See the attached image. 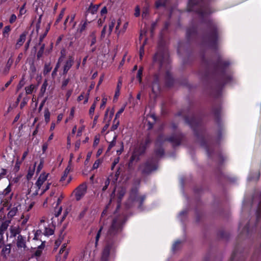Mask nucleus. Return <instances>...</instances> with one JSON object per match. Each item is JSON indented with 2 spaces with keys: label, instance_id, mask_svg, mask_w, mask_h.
<instances>
[{
  "label": "nucleus",
  "instance_id": "nucleus-1",
  "mask_svg": "<svg viewBox=\"0 0 261 261\" xmlns=\"http://www.w3.org/2000/svg\"><path fill=\"white\" fill-rule=\"evenodd\" d=\"M229 64L228 61H223L219 58L213 65V77L218 82L219 87H221L231 79V76L226 75L225 72V68L229 65Z\"/></svg>",
  "mask_w": 261,
  "mask_h": 261
},
{
  "label": "nucleus",
  "instance_id": "nucleus-2",
  "mask_svg": "<svg viewBox=\"0 0 261 261\" xmlns=\"http://www.w3.org/2000/svg\"><path fill=\"white\" fill-rule=\"evenodd\" d=\"M184 140L185 136L180 133L172 135L169 138H167L163 135H160L158 136L155 142V147H159L158 149H155V153L159 156H162L164 154V149L160 147V145L166 141L171 143L173 147H175L179 146L181 142Z\"/></svg>",
  "mask_w": 261,
  "mask_h": 261
},
{
  "label": "nucleus",
  "instance_id": "nucleus-3",
  "mask_svg": "<svg viewBox=\"0 0 261 261\" xmlns=\"http://www.w3.org/2000/svg\"><path fill=\"white\" fill-rule=\"evenodd\" d=\"M218 39V32L217 26L212 21L208 20L206 24V32L203 36V42L211 46H215Z\"/></svg>",
  "mask_w": 261,
  "mask_h": 261
},
{
  "label": "nucleus",
  "instance_id": "nucleus-4",
  "mask_svg": "<svg viewBox=\"0 0 261 261\" xmlns=\"http://www.w3.org/2000/svg\"><path fill=\"white\" fill-rule=\"evenodd\" d=\"M122 230V224L121 219L118 217L113 219L106 234V242H110L116 244L117 241V236L121 232Z\"/></svg>",
  "mask_w": 261,
  "mask_h": 261
},
{
  "label": "nucleus",
  "instance_id": "nucleus-5",
  "mask_svg": "<svg viewBox=\"0 0 261 261\" xmlns=\"http://www.w3.org/2000/svg\"><path fill=\"white\" fill-rule=\"evenodd\" d=\"M158 162L155 159L150 158L140 164L138 170L143 176H147L158 169Z\"/></svg>",
  "mask_w": 261,
  "mask_h": 261
},
{
  "label": "nucleus",
  "instance_id": "nucleus-6",
  "mask_svg": "<svg viewBox=\"0 0 261 261\" xmlns=\"http://www.w3.org/2000/svg\"><path fill=\"white\" fill-rule=\"evenodd\" d=\"M189 7V11H195L203 17L210 13L208 8L203 4L202 0H190Z\"/></svg>",
  "mask_w": 261,
  "mask_h": 261
},
{
  "label": "nucleus",
  "instance_id": "nucleus-7",
  "mask_svg": "<svg viewBox=\"0 0 261 261\" xmlns=\"http://www.w3.org/2000/svg\"><path fill=\"white\" fill-rule=\"evenodd\" d=\"M154 61L158 62L160 67H163L169 63V55L167 49L161 48L155 55Z\"/></svg>",
  "mask_w": 261,
  "mask_h": 261
},
{
  "label": "nucleus",
  "instance_id": "nucleus-8",
  "mask_svg": "<svg viewBox=\"0 0 261 261\" xmlns=\"http://www.w3.org/2000/svg\"><path fill=\"white\" fill-rule=\"evenodd\" d=\"M146 147L144 145L140 144L135 148L133 154L130 158L128 167H130L134 162H138L140 160V156L145 152Z\"/></svg>",
  "mask_w": 261,
  "mask_h": 261
},
{
  "label": "nucleus",
  "instance_id": "nucleus-9",
  "mask_svg": "<svg viewBox=\"0 0 261 261\" xmlns=\"http://www.w3.org/2000/svg\"><path fill=\"white\" fill-rule=\"evenodd\" d=\"M116 248V244L110 242H106V245L102 251L101 260L108 261L110 253L115 252Z\"/></svg>",
  "mask_w": 261,
  "mask_h": 261
},
{
  "label": "nucleus",
  "instance_id": "nucleus-10",
  "mask_svg": "<svg viewBox=\"0 0 261 261\" xmlns=\"http://www.w3.org/2000/svg\"><path fill=\"white\" fill-rule=\"evenodd\" d=\"M16 245L19 250H25L27 249L25 237L22 235L17 236L16 238Z\"/></svg>",
  "mask_w": 261,
  "mask_h": 261
},
{
  "label": "nucleus",
  "instance_id": "nucleus-11",
  "mask_svg": "<svg viewBox=\"0 0 261 261\" xmlns=\"http://www.w3.org/2000/svg\"><path fill=\"white\" fill-rule=\"evenodd\" d=\"M87 190V186L85 184L80 185L75 189V197L77 200H80L85 194Z\"/></svg>",
  "mask_w": 261,
  "mask_h": 261
},
{
  "label": "nucleus",
  "instance_id": "nucleus-12",
  "mask_svg": "<svg viewBox=\"0 0 261 261\" xmlns=\"http://www.w3.org/2000/svg\"><path fill=\"white\" fill-rule=\"evenodd\" d=\"M10 238L16 237L17 235H21L22 228L19 225H11L10 227Z\"/></svg>",
  "mask_w": 261,
  "mask_h": 261
},
{
  "label": "nucleus",
  "instance_id": "nucleus-13",
  "mask_svg": "<svg viewBox=\"0 0 261 261\" xmlns=\"http://www.w3.org/2000/svg\"><path fill=\"white\" fill-rule=\"evenodd\" d=\"M11 251V245L10 244H7L6 245H4L2 250L1 252V256L7 259L8 256L9 255Z\"/></svg>",
  "mask_w": 261,
  "mask_h": 261
},
{
  "label": "nucleus",
  "instance_id": "nucleus-14",
  "mask_svg": "<svg viewBox=\"0 0 261 261\" xmlns=\"http://www.w3.org/2000/svg\"><path fill=\"white\" fill-rule=\"evenodd\" d=\"M73 62H74L73 58L71 56H70L69 57L68 59L65 62V64L64 66L63 74H67L68 71L69 70V69L72 66Z\"/></svg>",
  "mask_w": 261,
  "mask_h": 261
},
{
  "label": "nucleus",
  "instance_id": "nucleus-15",
  "mask_svg": "<svg viewBox=\"0 0 261 261\" xmlns=\"http://www.w3.org/2000/svg\"><path fill=\"white\" fill-rule=\"evenodd\" d=\"M48 174H45V173H41L37 181H36V185L38 188V189H40L41 186L44 182V181L47 179Z\"/></svg>",
  "mask_w": 261,
  "mask_h": 261
},
{
  "label": "nucleus",
  "instance_id": "nucleus-16",
  "mask_svg": "<svg viewBox=\"0 0 261 261\" xmlns=\"http://www.w3.org/2000/svg\"><path fill=\"white\" fill-rule=\"evenodd\" d=\"M10 223L11 220H7L2 222L0 225V236H4V232L7 229Z\"/></svg>",
  "mask_w": 261,
  "mask_h": 261
},
{
  "label": "nucleus",
  "instance_id": "nucleus-17",
  "mask_svg": "<svg viewBox=\"0 0 261 261\" xmlns=\"http://www.w3.org/2000/svg\"><path fill=\"white\" fill-rule=\"evenodd\" d=\"M28 32H24L20 35L19 38L17 40L15 45L16 48H19L22 45L25 40L26 36Z\"/></svg>",
  "mask_w": 261,
  "mask_h": 261
},
{
  "label": "nucleus",
  "instance_id": "nucleus-18",
  "mask_svg": "<svg viewBox=\"0 0 261 261\" xmlns=\"http://www.w3.org/2000/svg\"><path fill=\"white\" fill-rule=\"evenodd\" d=\"M165 81L166 84L168 87L171 86L173 84V80L169 71H167L166 73Z\"/></svg>",
  "mask_w": 261,
  "mask_h": 261
},
{
  "label": "nucleus",
  "instance_id": "nucleus-19",
  "mask_svg": "<svg viewBox=\"0 0 261 261\" xmlns=\"http://www.w3.org/2000/svg\"><path fill=\"white\" fill-rule=\"evenodd\" d=\"M138 190L137 188H134L130 192V199L132 201H135L137 198Z\"/></svg>",
  "mask_w": 261,
  "mask_h": 261
},
{
  "label": "nucleus",
  "instance_id": "nucleus-20",
  "mask_svg": "<svg viewBox=\"0 0 261 261\" xmlns=\"http://www.w3.org/2000/svg\"><path fill=\"white\" fill-rule=\"evenodd\" d=\"M168 0H156L155 3L156 8L160 7H165L168 2Z\"/></svg>",
  "mask_w": 261,
  "mask_h": 261
},
{
  "label": "nucleus",
  "instance_id": "nucleus-21",
  "mask_svg": "<svg viewBox=\"0 0 261 261\" xmlns=\"http://www.w3.org/2000/svg\"><path fill=\"white\" fill-rule=\"evenodd\" d=\"M125 193L126 189L124 188L121 187L119 189L118 191V198L120 201H121Z\"/></svg>",
  "mask_w": 261,
  "mask_h": 261
},
{
  "label": "nucleus",
  "instance_id": "nucleus-22",
  "mask_svg": "<svg viewBox=\"0 0 261 261\" xmlns=\"http://www.w3.org/2000/svg\"><path fill=\"white\" fill-rule=\"evenodd\" d=\"M160 91V86L158 80H155L153 82L152 86V91L153 93H155Z\"/></svg>",
  "mask_w": 261,
  "mask_h": 261
},
{
  "label": "nucleus",
  "instance_id": "nucleus-23",
  "mask_svg": "<svg viewBox=\"0 0 261 261\" xmlns=\"http://www.w3.org/2000/svg\"><path fill=\"white\" fill-rule=\"evenodd\" d=\"M99 5H91L86 14V16L88 15V13H90L92 14H94L95 13H96L98 9Z\"/></svg>",
  "mask_w": 261,
  "mask_h": 261
},
{
  "label": "nucleus",
  "instance_id": "nucleus-24",
  "mask_svg": "<svg viewBox=\"0 0 261 261\" xmlns=\"http://www.w3.org/2000/svg\"><path fill=\"white\" fill-rule=\"evenodd\" d=\"M87 20H86L85 22L82 25L81 28L77 30L76 35L79 36V37L80 36V34L85 31L86 28L87 27Z\"/></svg>",
  "mask_w": 261,
  "mask_h": 261
},
{
  "label": "nucleus",
  "instance_id": "nucleus-25",
  "mask_svg": "<svg viewBox=\"0 0 261 261\" xmlns=\"http://www.w3.org/2000/svg\"><path fill=\"white\" fill-rule=\"evenodd\" d=\"M41 46L37 54V57L38 59H39L42 56L45 48V44H41Z\"/></svg>",
  "mask_w": 261,
  "mask_h": 261
},
{
  "label": "nucleus",
  "instance_id": "nucleus-26",
  "mask_svg": "<svg viewBox=\"0 0 261 261\" xmlns=\"http://www.w3.org/2000/svg\"><path fill=\"white\" fill-rule=\"evenodd\" d=\"M117 138V135H115L114 137L113 140L109 144V145L108 149H107V151H110L111 149V148L112 147H113L116 145Z\"/></svg>",
  "mask_w": 261,
  "mask_h": 261
},
{
  "label": "nucleus",
  "instance_id": "nucleus-27",
  "mask_svg": "<svg viewBox=\"0 0 261 261\" xmlns=\"http://www.w3.org/2000/svg\"><path fill=\"white\" fill-rule=\"evenodd\" d=\"M50 112L49 110L46 108L44 110V119L46 123H48L50 120Z\"/></svg>",
  "mask_w": 261,
  "mask_h": 261
},
{
  "label": "nucleus",
  "instance_id": "nucleus-28",
  "mask_svg": "<svg viewBox=\"0 0 261 261\" xmlns=\"http://www.w3.org/2000/svg\"><path fill=\"white\" fill-rule=\"evenodd\" d=\"M115 22L116 21L115 19H112L111 20V22L109 25V35H110L111 34V32L115 25Z\"/></svg>",
  "mask_w": 261,
  "mask_h": 261
},
{
  "label": "nucleus",
  "instance_id": "nucleus-29",
  "mask_svg": "<svg viewBox=\"0 0 261 261\" xmlns=\"http://www.w3.org/2000/svg\"><path fill=\"white\" fill-rule=\"evenodd\" d=\"M121 85H122V81H121V80H119L117 83L116 91L115 92V97H116L117 96H118L119 95L120 89L121 88Z\"/></svg>",
  "mask_w": 261,
  "mask_h": 261
},
{
  "label": "nucleus",
  "instance_id": "nucleus-30",
  "mask_svg": "<svg viewBox=\"0 0 261 261\" xmlns=\"http://www.w3.org/2000/svg\"><path fill=\"white\" fill-rule=\"evenodd\" d=\"M35 88V86L33 84L30 85L28 87H26L25 88V92L27 94H30L33 91L34 89Z\"/></svg>",
  "mask_w": 261,
  "mask_h": 261
},
{
  "label": "nucleus",
  "instance_id": "nucleus-31",
  "mask_svg": "<svg viewBox=\"0 0 261 261\" xmlns=\"http://www.w3.org/2000/svg\"><path fill=\"white\" fill-rule=\"evenodd\" d=\"M15 77V75L12 76L10 78V80H9V81H8V82L6 83V84H5V86H4V87H2V88L1 89V91L2 92H3L4 91H5V90L6 89V88H7V87H8V86H9L11 84V83H12V81H13V79H14Z\"/></svg>",
  "mask_w": 261,
  "mask_h": 261
},
{
  "label": "nucleus",
  "instance_id": "nucleus-32",
  "mask_svg": "<svg viewBox=\"0 0 261 261\" xmlns=\"http://www.w3.org/2000/svg\"><path fill=\"white\" fill-rule=\"evenodd\" d=\"M61 58H60L59 59L58 62L57 63L55 68H54V69L52 72L51 75L53 77L55 76L57 74V72L58 71V68L60 67V62H61Z\"/></svg>",
  "mask_w": 261,
  "mask_h": 261
},
{
  "label": "nucleus",
  "instance_id": "nucleus-33",
  "mask_svg": "<svg viewBox=\"0 0 261 261\" xmlns=\"http://www.w3.org/2000/svg\"><path fill=\"white\" fill-rule=\"evenodd\" d=\"M51 69V67L49 63L45 64L44 68V74H47L50 71Z\"/></svg>",
  "mask_w": 261,
  "mask_h": 261
},
{
  "label": "nucleus",
  "instance_id": "nucleus-34",
  "mask_svg": "<svg viewBox=\"0 0 261 261\" xmlns=\"http://www.w3.org/2000/svg\"><path fill=\"white\" fill-rule=\"evenodd\" d=\"M43 164H44V160L43 159H41L40 161V163L39 165L37 167L36 172L37 173H38L40 172L41 170L42 169L43 167Z\"/></svg>",
  "mask_w": 261,
  "mask_h": 261
},
{
  "label": "nucleus",
  "instance_id": "nucleus-35",
  "mask_svg": "<svg viewBox=\"0 0 261 261\" xmlns=\"http://www.w3.org/2000/svg\"><path fill=\"white\" fill-rule=\"evenodd\" d=\"M47 86V82L46 81H45L42 84L41 89H40V93L42 94V95H43L44 93H45Z\"/></svg>",
  "mask_w": 261,
  "mask_h": 261
},
{
  "label": "nucleus",
  "instance_id": "nucleus-36",
  "mask_svg": "<svg viewBox=\"0 0 261 261\" xmlns=\"http://www.w3.org/2000/svg\"><path fill=\"white\" fill-rule=\"evenodd\" d=\"M64 12H65V9H63L61 10V11L60 12V13L58 17V18L57 19V20L56 21V22H55L56 24L57 23H58L59 22H60V20L63 18V17L64 16Z\"/></svg>",
  "mask_w": 261,
  "mask_h": 261
},
{
  "label": "nucleus",
  "instance_id": "nucleus-37",
  "mask_svg": "<svg viewBox=\"0 0 261 261\" xmlns=\"http://www.w3.org/2000/svg\"><path fill=\"white\" fill-rule=\"evenodd\" d=\"M124 109H125V106H124L123 107H122L117 112V113L116 114V115H115V118L114 120V122L115 123L116 122V119H117V118L118 117H119L120 115V114L121 113H123V112L124 111Z\"/></svg>",
  "mask_w": 261,
  "mask_h": 261
},
{
  "label": "nucleus",
  "instance_id": "nucleus-38",
  "mask_svg": "<svg viewBox=\"0 0 261 261\" xmlns=\"http://www.w3.org/2000/svg\"><path fill=\"white\" fill-rule=\"evenodd\" d=\"M143 72V68L140 67L137 72V78L138 79L140 82H141V76Z\"/></svg>",
  "mask_w": 261,
  "mask_h": 261
},
{
  "label": "nucleus",
  "instance_id": "nucleus-39",
  "mask_svg": "<svg viewBox=\"0 0 261 261\" xmlns=\"http://www.w3.org/2000/svg\"><path fill=\"white\" fill-rule=\"evenodd\" d=\"M13 59L11 57L10 58L8 61H7V64H6V68H7V70L8 71L9 70L11 65H12L13 64Z\"/></svg>",
  "mask_w": 261,
  "mask_h": 261
},
{
  "label": "nucleus",
  "instance_id": "nucleus-40",
  "mask_svg": "<svg viewBox=\"0 0 261 261\" xmlns=\"http://www.w3.org/2000/svg\"><path fill=\"white\" fill-rule=\"evenodd\" d=\"M96 107V101H95L93 103L91 106L90 110H89V114L90 115H93L94 110Z\"/></svg>",
  "mask_w": 261,
  "mask_h": 261
},
{
  "label": "nucleus",
  "instance_id": "nucleus-41",
  "mask_svg": "<svg viewBox=\"0 0 261 261\" xmlns=\"http://www.w3.org/2000/svg\"><path fill=\"white\" fill-rule=\"evenodd\" d=\"M102 228H103V227L101 226L97 233V234H96V236L95 238V245H96L97 244L98 241L99 239L100 236L101 231Z\"/></svg>",
  "mask_w": 261,
  "mask_h": 261
},
{
  "label": "nucleus",
  "instance_id": "nucleus-42",
  "mask_svg": "<svg viewBox=\"0 0 261 261\" xmlns=\"http://www.w3.org/2000/svg\"><path fill=\"white\" fill-rule=\"evenodd\" d=\"M119 124V120H117V119H116V122L115 123L113 122V124L112 125V126L111 127V130H114L118 128Z\"/></svg>",
  "mask_w": 261,
  "mask_h": 261
},
{
  "label": "nucleus",
  "instance_id": "nucleus-43",
  "mask_svg": "<svg viewBox=\"0 0 261 261\" xmlns=\"http://www.w3.org/2000/svg\"><path fill=\"white\" fill-rule=\"evenodd\" d=\"M151 140L149 136H147L145 140L144 143H141V144L144 145L146 148L149 145V144L151 143Z\"/></svg>",
  "mask_w": 261,
  "mask_h": 261
},
{
  "label": "nucleus",
  "instance_id": "nucleus-44",
  "mask_svg": "<svg viewBox=\"0 0 261 261\" xmlns=\"http://www.w3.org/2000/svg\"><path fill=\"white\" fill-rule=\"evenodd\" d=\"M67 247L66 244L64 243L62 245L60 251H59V255L62 254L65 251H68V250H66V248Z\"/></svg>",
  "mask_w": 261,
  "mask_h": 261
},
{
  "label": "nucleus",
  "instance_id": "nucleus-45",
  "mask_svg": "<svg viewBox=\"0 0 261 261\" xmlns=\"http://www.w3.org/2000/svg\"><path fill=\"white\" fill-rule=\"evenodd\" d=\"M42 248V245L39 246L38 247V249L37 250H36L35 252V255L37 257H39L41 255L42 253V251L40 250Z\"/></svg>",
  "mask_w": 261,
  "mask_h": 261
},
{
  "label": "nucleus",
  "instance_id": "nucleus-46",
  "mask_svg": "<svg viewBox=\"0 0 261 261\" xmlns=\"http://www.w3.org/2000/svg\"><path fill=\"white\" fill-rule=\"evenodd\" d=\"M181 244V242L177 241L176 242L173 246V250L175 251L177 250L180 247Z\"/></svg>",
  "mask_w": 261,
  "mask_h": 261
},
{
  "label": "nucleus",
  "instance_id": "nucleus-47",
  "mask_svg": "<svg viewBox=\"0 0 261 261\" xmlns=\"http://www.w3.org/2000/svg\"><path fill=\"white\" fill-rule=\"evenodd\" d=\"M11 30V28L10 25H7L4 28L3 31V35L6 36V34H8Z\"/></svg>",
  "mask_w": 261,
  "mask_h": 261
},
{
  "label": "nucleus",
  "instance_id": "nucleus-48",
  "mask_svg": "<svg viewBox=\"0 0 261 261\" xmlns=\"http://www.w3.org/2000/svg\"><path fill=\"white\" fill-rule=\"evenodd\" d=\"M69 79H65L64 80L63 82H62V86H61V88L62 89H64L65 88V87H66V86L68 85V84L69 83Z\"/></svg>",
  "mask_w": 261,
  "mask_h": 261
},
{
  "label": "nucleus",
  "instance_id": "nucleus-49",
  "mask_svg": "<svg viewBox=\"0 0 261 261\" xmlns=\"http://www.w3.org/2000/svg\"><path fill=\"white\" fill-rule=\"evenodd\" d=\"M68 174V171H64L63 175H62L60 179V181L63 182L65 180L66 177H67Z\"/></svg>",
  "mask_w": 261,
  "mask_h": 261
},
{
  "label": "nucleus",
  "instance_id": "nucleus-50",
  "mask_svg": "<svg viewBox=\"0 0 261 261\" xmlns=\"http://www.w3.org/2000/svg\"><path fill=\"white\" fill-rule=\"evenodd\" d=\"M145 196H141L138 198L137 197L136 198V200L138 201L140 203V206H141L142 205V204L145 200Z\"/></svg>",
  "mask_w": 261,
  "mask_h": 261
},
{
  "label": "nucleus",
  "instance_id": "nucleus-51",
  "mask_svg": "<svg viewBox=\"0 0 261 261\" xmlns=\"http://www.w3.org/2000/svg\"><path fill=\"white\" fill-rule=\"evenodd\" d=\"M101 161L98 159V160H97L94 163L93 165V169H97L98 168L100 164H101Z\"/></svg>",
  "mask_w": 261,
  "mask_h": 261
},
{
  "label": "nucleus",
  "instance_id": "nucleus-52",
  "mask_svg": "<svg viewBox=\"0 0 261 261\" xmlns=\"http://www.w3.org/2000/svg\"><path fill=\"white\" fill-rule=\"evenodd\" d=\"M63 239V237L62 236H60V238L57 240L56 241L55 244V246L57 248L60 246Z\"/></svg>",
  "mask_w": 261,
  "mask_h": 261
},
{
  "label": "nucleus",
  "instance_id": "nucleus-53",
  "mask_svg": "<svg viewBox=\"0 0 261 261\" xmlns=\"http://www.w3.org/2000/svg\"><path fill=\"white\" fill-rule=\"evenodd\" d=\"M11 191L10 185H9L4 191L3 194L4 195H8Z\"/></svg>",
  "mask_w": 261,
  "mask_h": 261
},
{
  "label": "nucleus",
  "instance_id": "nucleus-54",
  "mask_svg": "<svg viewBox=\"0 0 261 261\" xmlns=\"http://www.w3.org/2000/svg\"><path fill=\"white\" fill-rule=\"evenodd\" d=\"M62 256H61V255L59 254L57 256H60L61 257V260L62 259L63 260H65L67 257L68 251H65V252H64Z\"/></svg>",
  "mask_w": 261,
  "mask_h": 261
},
{
  "label": "nucleus",
  "instance_id": "nucleus-55",
  "mask_svg": "<svg viewBox=\"0 0 261 261\" xmlns=\"http://www.w3.org/2000/svg\"><path fill=\"white\" fill-rule=\"evenodd\" d=\"M94 84H91L90 86V89L88 91V93H87V97H86L85 99V101L84 102V103L85 104L87 102H88V96L89 95V92H90V90L92 89H93L94 88Z\"/></svg>",
  "mask_w": 261,
  "mask_h": 261
},
{
  "label": "nucleus",
  "instance_id": "nucleus-56",
  "mask_svg": "<svg viewBox=\"0 0 261 261\" xmlns=\"http://www.w3.org/2000/svg\"><path fill=\"white\" fill-rule=\"evenodd\" d=\"M25 6V3H24L23 6L21 7L20 10H19V15H22L25 13L26 10H24Z\"/></svg>",
  "mask_w": 261,
  "mask_h": 261
},
{
  "label": "nucleus",
  "instance_id": "nucleus-57",
  "mask_svg": "<svg viewBox=\"0 0 261 261\" xmlns=\"http://www.w3.org/2000/svg\"><path fill=\"white\" fill-rule=\"evenodd\" d=\"M16 20V16L15 15V14H12L10 18V19H9V22L10 23H13V22H14Z\"/></svg>",
  "mask_w": 261,
  "mask_h": 261
},
{
  "label": "nucleus",
  "instance_id": "nucleus-58",
  "mask_svg": "<svg viewBox=\"0 0 261 261\" xmlns=\"http://www.w3.org/2000/svg\"><path fill=\"white\" fill-rule=\"evenodd\" d=\"M54 230L51 228H46L45 233L47 235H51L54 233Z\"/></svg>",
  "mask_w": 261,
  "mask_h": 261
},
{
  "label": "nucleus",
  "instance_id": "nucleus-59",
  "mask_svg": "<svg viewBox=\"0 0 261 261\" xmlns=\"http://www.w3.org/2000/svg\"><path fill=\"white\" fill-rule=\"evenodd\" d=\"M34 170H30L29 171V172L27 175V178L28 180H30L32 178V176L34 174Z\"/></svg>",
  "mask_w": 261,
  "mask_h": 261
},
{
  "label": "nucleus",
  "instance_id": "nucleus-60",
  "mask_svg": "<svg viewBox=\"0 0 261 261\" xmlns=\"http://www.w3.org/2000/svg\"><path fill=\"white\" fill-rule=\"evenodd\" d=\"M140 8H139V7L138 6H137L135 8V16L136 17H138L140 16Z\"/></svg>",
  "mask_w": 261,
  "mask_h": 261
},
{
  "label": "nucleus",
  "instance_id": "nucleus-61",
  "mask_svg": "<svg viewBox=\"0 0 261 261\" xmlns=\"http://www.w3.org/2000/svg\"><path fill=\"white\" fill-rule=\"evenodd\" d=\"M121 171H122L121 168L119 167L117 169V171H116V172L115 173V176L116 177V179H115L116 180H117V179H118L119 175L120 174V173L121 172Z\"/></svg>",
  "mask_w": 261,
  "mask_h": 261
},
{
  "label": "nucleus",
  "instance_id": "nucleus-62",
  "mask_svg": "<svg viewBox=\"0 0 261 261\" xmlns=\"http://www.w3.org/2000/svg\"><path fill=\"white\" fill-rule=\"evenodd\" d=\"M99 142V138L97 137H95L93 142V146H96Z\"/></svg>",
  "mask_w": 261,
  "mask_h": 261
},
{
  "label": "nucleus",
  "instance_id": "nucleus-63",
  "mask_svg": "<svg viewBox=\"0 0 261 261\" xmlns=\"http://www.w3.org/2000/svg\"><path fill=\"white\" fill-rule=\"evenodd\" d=\"M144 54V50L143 46H142L140 48V58L141 60H142V58L143 57V56Z\"/></svg>",
  "mask_w": 261,
  "mask_h": 261
},
{
  "label": "nucleus",
  "instance_id": "nucleus-64",
  "mask_svg": "<svg viewBox=\"0 0 261 261\" xmlns=\"http://www.w3.org/2000/svg\"><path fill=\"white\" fill-rule=\"evenodd\" d=\"M119 162V159L117 158V159H115L114 161V162H113L112 163V167H111V169L112 170H113L115 166H116V164H118Z\"/></svg>",
  "mask_w": 261,
  "mask_h": 261
}]
</instances>
